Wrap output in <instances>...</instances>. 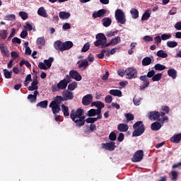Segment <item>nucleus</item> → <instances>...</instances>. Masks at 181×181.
Instances as JSON below:
<instances>
[{
  "instance_id": "1",
  "label": "nucleus",
  "mask_w": 181,
  "mask_h": 181,
  "mask_svg": "<svg viewBox=\"0 0 181 181\" xmlns=\"http://www.w3.org/2000/svg\"><path fill=\"white\" fill-rule=\"evenodd\" d=\"M70 118L75 123L76 127L80 128L84 127L86 124V116L83 115V110L78 108L76 110H71Z\"/></svg>"
},
{
  "instance_id": "2",
  "label": "nucleus",
  "mask_w": 181,
  "mask_h": 181,
  "mask_svg": "<svg viewBox=\"0 0 181 181\" xmlns=\"http://www.w3.org/2000/svg\"><path fill=\"white\" fill-rule=\"evenodd\" d=\"M95 46H101L102 49L108 47L110 44L107 43V37L104 33H98L96 35V41L95 42Z\"/></svg>"
},
{
  "instance_id": "3",
  "label": "nucleus",
  "mask_w": 181,
  "mask_h": 181,
  "mask_svg": "<svg viewBox=\"0 0 181 181\" xmlns=\"http://www.w3.org/2000/svg\"><path fill=\"white\" fill-rule=\"evenodd\" d=\"M169 119L166 115H165L164 112H161V118L158 119V121L153 122L151 128L152 131H159L162 127H163V124H165V121H168Z\"/></svg>"
},
{
  "instance_id": "4",
  "label": "nucleus",
  "mask_w": 181,
  "mask_h": 181,
  "mask_svg": "<svg viewBox=\"0 0 181 181\" xmlns=\"http://www.w3.org/2000/svg\"><path fill=\"white\" fill-rule=\"evenodd\" d=\"M134 131L133 132V136H141L145 132V126L142 121H139L133 125Z\"/></svg>"
},
{
  "instance_id": "5",
  "label": "nucleus",
  "mask_w": 181,
  "mask_h": 181,
  "mask_svg": "<svg viewBox=\"0 0 181 181\" xmlns=\"http://www.w3.org/2000/svg\"><path fill=\"white\" fill-rule=\"evenodd\" d=\"M115 18L117 23L120 25H125L127 23V16L125 12L121 8H117L115 12Z\"/></svg>"
},
{
  "instance_id": "6",
  "label": "nucleus",
  "mask_w": 181,
  "mask_h": 181,
  "mask_svg": "<svg viewBox=\"0 0 181 181\" xmlns=\"http://www.w3.org/2000/svg\"><path fill=\"white\" fill-rule=\"evenodd\" d=\"M53 62H54V58L49 57L48 59H45L44 62H40L38 67L40 70H49L52 67V63Z\"/></svg>"
},
{
  "instance_id": "7",
  "label": "nucleus",
  "mask_w": 181,
  "mask_h": 181,
  "mask_svg": "<svg viewBox=\"0 0 181 181\" xmlns=\"http://www.w3.org/2000/svg\"><path fill=\"white\" fill-rule=\"evenodd\" d=\"M125 74H126V78L129 80H132V78H136V76H138V71L136 69L129 67L127 68L125 70Z\"/></svg>"
},
{
  "instance_id": "8",
  "label": "nucleus",
  "mask_w": 181,
  "mask_h": 181,
  "mask_svg": "<svg viewBox=\"0 0 181 181\" xmlns=\"http://www.w3.org/2000/svg\"><path fill=\"white\" fill-rule=\"evenodd\" d=\"M66 77H68V78H73L74 80H76V81H81V79L83 78L81 74H80V73L76 70L70 71L69 76L67 75Z\"/></svg>"
},
{
  "instance_id": "9",
  "label": "nucleus",
  "mask_w": 181,
  "mask_h": 181,
  "mask_svg": "<svg viewBox=\"0 0 181 181\" xmlns=\"http://www.w3.org/2000/svg\"><path fill=\"white\" fill-rule=\"evenodd\" d=\"M142 159H144V151L142 150H139L135 152L132 160V162H141Z\"/></svg>"
},
{
  "instance_id": "10",
  "label": "nucleus",
  "mask_w": 181,
  "mask_h": 181,
  "mask_svg": "<svg viewBox=\"0 0 181 181\" xmlns=\"http://www.w3.org/2000/svg\"><path fill=\"white\" fill-rule=\"evenodd\" d=\"M87 115L88 117H95V115H98V119L103 118V115H101V110H100V109H90V110L88 111Z\"/></svg>"
},
{
  "instance_id": "11",
  "label": "nucleus",
  "mask_w": 181,
  "mask_h": 181,
  "mask_svg": "<svg viewBox=\"0 0 181 181\" xmlns=\"http://www.w3.org/2000/svg\"><path fill=\"white\" fill-rule=\"evenodd\" d=\"M102 148L105 151H112L115 149V142L110 141L109 143L102 144Z\"/></svg>"
},
{
  "instance_id": "12",
  "label": "nucleus",
  "mask_w": 181,
  "mask_h": 181,
  "mask_svg": "<svg viewBox=\"0 0 181 181\" xmlns=\"http://www.w3.org/2000/svg\"><path fill=\"white\" fill-rule=\"evenodd\" d=\"M160 116L162 117V113L160 114L158 111H153L148 113V118L151 121H156V119H158Z\"/></svg>"
},
{
  "instance_id": "13",
  "label": "nucleus",
  "mask_w": 181,
  "mask_h": 181,
  "mask_svg": "<svg viewBox=\"0 0 181 181\" xmlns=\"http://www.w3.org/2000/svg\"><path fill=\"white\" fill-rule=\"evenodd\" d=\"M62 97H64V101H67V100H73L74 94L71 91L65 90L62 93Z\"/></svg>"
},
{
  "instance_id": "14",
  "label": "nucleus",
  "mask_w": 181,
  "mask_h": 181,
  "mask_svg": "<svg viewBox=\"0 0 181 181\" xmlns=\"http://www.w3.org/2000/svg\"><path fill=\"white\" fill-rule=\"evenodd\" d=\"M91 101H93V95L91 94H88L82 98V104L83 105H90Z\"/></svg>"
},
{
  "instance_id": "15",
  "label": "nucleus",
  "mask_w": 181,
  "mask_h": 181,
  "mask_svg": "<svg viewBox=\"0 0 181 181\" xmlns=\"http://www.w3.org/2000/svg\"><path fill=\"white\" fill-rule=\"evenodd\" d=\"M140 80H141V81H143V84L140 87L141 90H144V89L146 88V87L149 86V81H148V76H146V75L141 76Z\"/></svg>"
},
{
  "instance_id": "16",
  "label": "nucleus",
  "mask_w": 181,
  "mask_h": 181,
  "mask_svg": "<svg viewBox=\"0 0 181 181\" xmlns=\"http://www.w3.org/2000/svg\"><path fill=\"white\" fill-rule=\"evenodd\" d=\"M49 108H52L53 114L56 115L58 112H60V105L56 104L54 102H52L49 104Z\"/></svg>"
},
{
  "instance_id": "17",
  "label": "nucleus",
  "mask_w": 181,
  "mask_h": 181,
  "mask_svg": "<svg viewBox=\"0 0 181 181\" xmlns=\"http://www.w3.org/2000/svg\"><path fill=\"white\" fill-rule=\"evenodd\" d=\"M105 13H107V10L100 9L93 13V18H94V19H97V18H103V16H105Z\"/></svg>"
},
{
  "instance_id": "18",
  "label": "nucleus",
  "mask_w": 181,
  "mask_h": 181,
  "mask_svg": "<svg viewBox=\"0 0 181 181\" xmlns=\"http://www.w3.org/2000/svg\"><path fill=\"white\" fill-rule=\"evenodd\" d=\"M37 84H39V81H37V78L33 79V82L31 83V86H30L28 88V91H37V89L39 88V86H37Z\"/></svg>"
},
{
  "instance_id": "19",
  "label": "nucleus",
  "mask_w": 181,
  "mask_h": 181,
  "mask_svg": "<svg viewBox=\"0 0 181 181\" xmlns=\"http://www.w3.org/2000/svg\"><path fill=\"white\" fill-rule=\"evenodd\" d=\"M76 64H78V67L81 69V70H86L87 67H88V61L83 59L82 61L78 60L76 62Z\"/></svg>"
},
{
  "instance_id": "20",
  "label": "nucleus",
  "mask_w": 181,
  "mask_h": 181,
  "mask_svg": "<svg viewBox=\"0 0 181 181\" xmlns=\"http://www.w3.org/2000/svg\"><path fill=\"white\" fill-rule=\"evenodd\" d=\"M73 47V42L66 41L62 44V52H66V50H70Z\"/></svg>"
},
{
  "instance_id": "21",
  "label": "nucleus",
  "mask_w": 181,
  "mask_h": 181,
  "mask_svg": "<svg viewBox=\"0 0 181 181\" xmlns=\"http://www.w3.org/2000/svg\"><path fill=\"white\" fill-rule=\"evenodd\" d=\"M37 95H39V91L35 90L34 91L33 95H28V100H29L30 103H36V100H37Z\"/></svg>"
},
{
  "instance_id": "22",
  "label": "nucleus",
  "mask_w": 181,
  "mask_h": 181,
  "mask_svg": "<svg viewBox=\"0 0 181 181\" xmlns=\"http://www.w3.org/2000/svg\"><path fill=\"white\" fill-rule=\"evenodd\" d=\"M91 107H96V108H98L97 110H100V114H101V110H103V108H104L105 105L101 101H96V102L91 103Z\"/></svg>"
},
{
  "instance_id": "23",
  "label": "nucleus",
  "mask_w": 181,
  "mask_h": 181,
  "mask_svg": "<svg viewBox=\"0 0 181 181\" xmlns=\"http://www.w3.org/2000/svg\"><path fill=\"white\" fill-rule=\"evenodd\" d=\"M170 141L174 144H179L181 141V133L174 134L173 136L170 139Z\"/></svg>"
},
{
  "instance_id": "24",
  "label": "nucleus",
  "mask_w": 181,
  "mask_h": 181,
  "mask_svg": "<svg viewBox=\"0 0 181 181\" xmlns=\"http://www.w3.org/2000/svg\"><path fill=\"white\" fill-rule=\"evenodd\" d=\"M68 83L69 81H66V79H63L57 84V88L59 90H64L66 88Z\"/></svg>"
},
{
  "instance_id": "25",
  "label": "nucleus",
  "mask_w": 181,
  "mask_h": 181,
  "mask_svg": "<svg viewBox=\"0 0 181 181\" xmlns=\"http://www.w3.org/2000/svg\"><path fill=\"white\" fill-rule=\"evenodd\" d=\"M117 129L119 131V132H127V131L129 129V127L127 126V124L121 123L117 125Z\"/></svg>"
},
{
  "instance_id": "26",
  "label": "nucleus",
  "mask_w": 181,
  "mask_h": 181,
  "mask_svg": "<svg viewBox=\"0 0 181 181\" xmlns=\"http://www.w3.org/2000/svg\"><path fill=\"white\" fill-rule=\"evenodd\" d=\"M37 14L39 16H42V18H47L49 16L47 15V12L46 11V9H45V7L42 6L37 10Z\"/></svg>"
},
{
  "instance_id": "27",
  "label": "nucleus",
  "mask_w": 181,
  "mask_h": 181,
  "mask_svg": "<svg viewBox=\"0 0 181 181\" xmlns=\"http://www.w3.org/2000/svg\"><path fill=\"white\" fill-rule=\"evenodd\" d=\"M54 47L56 49V50L63 52V42L60 40L55 41L54 43Z\"/></svg>"
},
{
  "instance_id": "28",
  "label": "nucleus",
  "mask_w": 181,
  "mask_h": 181,
  "mask_svg": "<svg viewBox=\"0 0 181 181\" xmlns=\"http://www.w3.org/2000/svg\"><path fill=\"white\" fill-rule=\"evenodd\" d=\"M37 45L38 46L39 49H42L45 45H46V40H45V37H40L37 39Z\"/></svg>"
},
{
  "instance_id": "29",
  "label": "nucleus",
  "mask_w": 181,
  "mask_h": 181,
  "mask_svg": "<svg viewBox=\"0 0 181 181\" xmlns=\"http://www.w3.org/2000/svg\"><path fill=\"white\" fill-rule=\"evenodd\" d=\"M110 95H114L115 97H122V92L118 89H112L110 90Z\"/></svg>"
},
{
  "instance_id": "30",
  "label": "nucleus",
  "mask_w": 181,
  "mask_h": 181,
  "mask_svg": "<svg viewBox=\"0 0 181 181\" xmlns=\"http://www.w3.org/2000/svg\"><path fill=\"white\" fill-rule=\"evenodd\" d=\"M151 15H152L151 9L146 10L141 16V21H148L151 18Z\"/></svg>"
},
{
  "instance_id": "31",
  "label": "nucleus",
  "mask_w": 181,
  "mask_h": 181,
  "mask_svg": "<svg viewBox=\"0 0 181 181\" xmlns=\"http://www.w3.org/2000/svg\"><path fill=\"white\" fill-rule=\"evenodd\" d=\"M168 74L169 77H172L175 80L177 77V71L175 69H170L168 71Z\"/></svg>"
},
{
  "instance_id": "32",
  "label": "nucleus",
  "mask_w": 181,
  "mask_h": 181,
  "mask_svg": "<svg viewBox=\"0 0 181 181\" xmlns=\"http://www.w3.org/2000/svg\"><path fill=\"white\" fill-rule=\"evenodd\" d=\"M0 50L5 56L9 55V50L5 44H0Z\"/></svg>"
},
{
  "instance_id": "33",
  "label": "nucleus",
  "mask_w": 181,
  "mask_h": 181,
  "mask_svg": "<svg viewBox=\"0 0 181 181\" xmlns=\"http://www.w3.org/2000/svg\"><path fill=\"white\" fill-rule=\"evenodd\" d=\"M121 42V37L117 36L114 38H112L110 42L109 43H107V45H109V46H111V45H112L113 46H115L116 45H118V43Z\"/></svg>"
},
{
  "instance_id": "34",
  "label": "nucleus",
  "mask_w": 181,
  "mask_h": 181,
  "mask_svg": "<svg viewBox=\"0 0 181 181\" xmlns=\"http://www.w3.org/2000/svg\"><path fill=\"white\" fill-rule=\"evenodd\" d=\"M59 16L60 18V19H69V18H70V16H71V14H70V13L69 12H66V11H61L59 13Z\"/></svg>"
},
{
  "instance_id": "35",
  "label": "nucleus",
  "mask_w": 181,
  "mask_h": 181,
  "mask_svg": "<svg viewBox=\"0 0 181 181\" xmlns=\"http://www.w3.org/2000/svg\"><path fill=\"white\" fill-rule=\"evenodd\" d=\"M130 13L133 19H138L139 18V11L136 8H132Z\"/></svg>"
},
{
  "instance_id": "36",
  "label": "nucleus",
  "mask_w": 181,
  "mask_h": 181,
  "mask_svg": "<svg viewBox=\"0 0 181 181\" xmlns=\"http://www.w3.org/2000/svg\"><path fill=\"white\" fill-rule=\"evenodd\" d=\"M102 23L103 26H105V28H108L111 25L112 21L110 20V18L105 17L102 19Z\"/></svg>"
},
{
  "instance_id": "37",
  "label": "nucleus",
  "mask_w": 181,
  "mask_h": 181,
  "mask_svg": "<svg viewBox=\"0 0 181 181\" xmlns=\"http://www.w3.org/2000/svg\"><path fill=\"white\" fill-rule=\"evenodd\" d=\"M156 56H158V57H160L161 59H166L168 55V53H166V51L160 49L157 52Z\"/></svg>"
},
{
  "instance_id": "38",
  "label": "nucleus",
  "mask_w": 181,
  "mask_h": 181,
  "mask_svg": "<svg viewBox=\"0 0 181 181\" xmlns=\"http://www.w3.org/2000/svg\"><path fill=\"white\" fill-rule=\"evenodd\" d=\"M142 66H149L152 63V59L149 57H146L142 59Z\"/></svg>"
},
{
  "instance_id": "39",
  "label": "nucleus",
  "mask_w": 181,
  "mask_h": 181,
  "mask_svg": "<svg viewBox=\"0 0 181 181\" xmlns=\"http://www.w3.org/2000/svg\"><path fill=\"white\" fill-rule=\"evenodd\" d=\"M5 78L11 79L12 78V71H9L6 69L3 70Z\"/></svg>"
},
{
  "instance_id": "40",
  "label": "nucleus",
  "mask_w": 181,
  "mask_h": 181,
  "mask_svg": "<svg viewBox=\"0 0 181 181\" xmlns=\"http://www.w3.org/2000/svg\"><path fill=\"white\" fill-rule=\"evenodd\" d=\"M62 111L64 114V117H69V115H70V113L69 112V107L64 105H62Z\"/></svg>"
},
{
  "instance_id": "41",
  "label": "nucleus",
  "mask_w": 181,
  "mask_h": 181,
  "mask_svg": "<svg viewBox=\"0 0 181 181\" xmlns=\"http://www.w3.org/2000/svg\"><path fill=\"white\" fill-rule=\"evenodd\" d=\"M167 47H170V49H173L177 47V42L176 41H168L166 42Z\"/></svg>"
},
{
  "instance_id": "42",
  "label": "nucleus",
  "mask_w": 181,
  "mask_h": 181,
  "mask_svg": "<svg viewBox=\"0 0 181 181\" xmlns=\"http://www.w3.org/2000/svg\"><path fill=\"white\" fill-rule=\"evenodd\" d=\"M18 15L23 21H26L29 18V14L26 11H20Z\"/></svg>"
},
{
  "instance_id": "43",
  "label": "nucleus",
  "mask_w": 181,
  "mask_h": 181,
  "mask_svg": "<svg viewBox=\"0 0 181 181\" xmlns=\"http://www.w3.org/2000/svg\"><path fill=\"white\" fill-rule=\"evenodd\" d=\"M62 101H64V98L63 96L57 95L52 103L60 105V103H62Z\"/></svg>"
},
{
  "instance_id": "44",
  "label": "nucleus",
  "mask_w": 181,
  "mask_h": 181,
  "mask_svg": "<svg viewBox=\"0 0 181 181\" xmlns=\"http://www.w3.org/2000/svg\"><path fill=\"white\" fill-rule=\"evenodd\" d=\"M98 119H98V117H88L85 122L87 124H94V122L98 121Z\"/></svg>"
},
{
  "instance_id": "45",
  "label": "nucleus",
  "mask_w": 181,
  "mask_h": 181,
  "mask_svg": "<svg viewBox=\"0 0 181 181\" xmlns=\"http://www.w3.org/2000/svg\"><path fill=\"white\" fill-rule=\"evenodd\" d=\"M76 88H77V82L74 81L68 86V90H69V91H74Z\"/></svg>"
},
{
  "instance_id": "46",
  "label": "nucleus",
  "mask_w": 181,
  "mask_h": 181,
  "mask_svg": "<svg viewBox=\"0 0 181 181\" xmlns=\"http://www.w3.org/2000/svg\"><path fill=\"white\" fill-rule=\"evenodd\" d=\"M37 107L40 108H47V100H43L37 104Z\"/></svg>"
},
{
  "instance_id": "47",
  "label": "nucleus",
  "mask_w": 181,
  "mask_h": 181,
  "mask_svg": "<svg viewBox=\"0 0 181 181\" xmlns=\"http://www.w3.org/2000/svg\"><path fill=\"white\" fill-rule=\"evenodd\" d=\"M169 39H172V34L170 33H165L161 35L162 40H169Z\"/></svg>"
},
{
  "instance_id": "48",
  "label": "nucleus",
  "mask_w": 181,
  "mask_h": 181,
  "mask_svg": "<svg viewBox=\"0 0 181 181\" xmlns=\"http://www.w3.org/2000/svg\"><path fill=\"white\" fill-rule=\"evenodd\" d=\"M88 50H90V43L89 42H86L83 46V47L81 49V52H82V53H86V52H88Z\"/></svg>"
},
{
  "instance_id": "49",
  "label": "nucleus",
  "mask_w": 181,
  "mask_h": 181,
  "mask_svg": "<svg viewBox=\"0 0 181 181\" xmlns=\"http://www.w3.org/2000/svg\"><path fill=\"white\" fill-rule=\"evenodd\" d=\"M24 29H26L30 32L33 30V24L30 22H26L25 25H24Z\"/></svg>"
},
{
  "instance_id": "50",
  "label": "nucleus",
  "mask_w": 181,
  "mask_h": 181,
  "mask_svg": "<svg viewBox=\"0 0 181 181\" xmlns=\"http://www.w3.org/2000/svg\"><path fill=\"white\" fill-rule=\"evenodd\" d=\"M154 67L156 70H159L160 71H162V70H165L166 69V66L162 65L160 64H156Z\"/></svg>"
},
{
  "instance_id": "51",
  "label": "nucleus",
  "mask_w": 181,
  "mask_h": 181,
  "mask_svg": "<svg viewBox=\"0 0 181 181\" xmlns=\"http://www.w3.org/2000/svg\"><path fill=\"white\" fill-rule=\"evenodd\" d=\"M142 99H141V98H138L136 96H135L133 98V103L134 104V105L138 106V105H141V101Z\"/></svg>"
},
{
  "instance_id": "52",
  "label": "nucleus",
  "mask_w": 181,
  "mask_h": 181,
  "mask_svg": "<svg viewBox=\"0 0 181 181\" xmlns=\"http://www.w3.org/2000/svg\"><path fill=\"white\" fill-rule=\"evenodd\" d=\"M162 78V74H156L152 77L153 81H159Z\"/></svg>"
},
{
  "instance_id": "53",
  "label": "nucleus",
  "mask_w": 181,
  "mask_h": 181,
  "mask_svg": "<svg viewBox=\"0 0 181 181\" xmlns=\"http://www.w3.org/2000/svg\"><path fill=\"white\" fill-rule=\"evenodd\" d=\"M125 117L128 122H129V121H134V115L127 113L125 115Z\"/></svg>"
},
{
  "instance_id": "54",
  "label": "nucleus",
  "mask_w": 181,
  "mask_h": 181,
  "mask_svg": "<svg viewBox=\"0 0 181 181\" xmlns=\"http://www.w3.org/2000/svg\"><path fill=\"white\" fill-rule=\"evenodd\" d=\"M144 42H153V37L150 35H146L143 37Z\"/></svg>"
},
{
  "instance_id": "55",
  "label": "nucleus",
  "mask_w": 181,
  "mask_h": 181,
  "mask_svg": "<svg viewBox=\"0 0 181 181\" xmlns=\"http://www.w3.org/2000/svg\"><path fill=\"white\" fill-rule=\"evenodd\" d=\"M8 34V31L6 30H0V36L2 39H6V35Z\"/></svg>"
},
{
  "instance_id": "56",
  "label": "nucleus",
  "mask_w": 181,
  "mask_h": 181,
  "mask_svg": "<svg viewBox=\"0 0 181 181\" xmlns=\"http://www.w3.org/2000/svg\"><path fill=\"white\" fill-rule=\"evenodd\" d=\"M105 101L107 103V104H111L112 103V96L107 95L105 98Z\"/></svg>"
},
{
  "instance_id": "57",
  "label": "nucleus",
  "mask_w": 181,
  "mask_h": 181,
  "mask_svg": "<svg viewBox=\"0 0 181 181\" xmlns=\"http://www.w3.org/2000/svg\"><path fill=\"white\" fill-rule=\"evenodd\" d=\"M109 139L110 141H115L117 139V134H115V132H112L109 135Z\"/></svg>"
},
{
  "instance_id": "58",
  "label": "nucleus",
  "mask_w": 181,
  "mask_h": 181,
  "mask_svg": "<svg viewBox=\"0 0 181 181\" xmlns=\"http://www.w3.org/2000/svg\"><path fill=\"white\" fill-rule=\"evenodd\" d=\"M105 53H107V49H103L100 54H97V57L98 59H104V54H105Z\"/></svg>"
},
{
  "instance_id": "59",
  "label": "nucleus",
  "mask_w": 181,
  "mask_h": 181,
  "mask_svg": "<svg viewBox=\"0 0 181 181\" xmlns=\"http://www.w3.org/2000/svg\"><path fill=\"white\" fill-rule=\"evenodd\" d=\"M154 41L156 45H160V43L162 42V37L158 35L156 37H154Z\"/></svg>"
},
{
  "instance_id": "60",
  "label": "nucleus",
  "mask_w": 181,
  "mask_h": 181,
  "mask_svg": "<svg viewBox=\"0 0 181 181\" xmlns=\"http://www.w3.org/2000/svg\"><path fill=\"white\" fill-rule=\"evenodd\" d=\"M117 30L116 31H109L107 33V37H112L113 36H115V33H117Z\"/></svg>"
},
{
  "instance_id": "61",
  "label": "nucleus",
  "mask_w": 181,
  "mask_h": 181,
  "mask_svg": "<svg viewBox=\"0 0 181 181\" xmlns=\"http://www.w3.org/2000/svg\"><path fill=\"white\" fill-rule=\"evenodd\" d=\"M175 29L176 30H181V21L177 22L174 25Z\"/></svg>"
},
{
  "instance_id": "62",
  "label": "nucleus",
  "mask_w": 181,
  "mask_h": 181,
  "mask_svg": "<svg viewBox=\"0 0 181 181\" xmlns=\"http://www.w3.org/2000/svg\"><path fill=\"white\" fill-rule=\"evenodd\" d=\"M155 74H156L155 71L151 70L148 72L146 77H148V78H151L155 76Z\"/></svg>"
},
{
  "instance_id": "63",
  "label": "nucleus",
  "mask_w": 181,
  "mask_h": 181,
  "mask_svg": "<svg viewBox=\"0 0 181 181\" xmlns=\"http://www.w3.org/2000/svg\"><path fill=\"white\" fill-rule=\"evenodd\" d=\"M12 42L13 43H17L18 45H21V43H22V40L20 38H18L16 37L12 39Z\"/></svg>"
},
{
  "instance_id": "64",
  "label": "nucleus",
  "mask_w": 181,
  "mask_h": 181,
  "mask_svg": "<svg viewBox=\"0 0 181 181\" xmlns=\"http://www.w3.org/2000/svg\"><path fill=\"white\" fill-rule=\"evenodd\" d=\"M20 36H21V37H22V39H25V37H26L28 36V30H23L21 32Z\"/></svg>"
}]
</instances>
